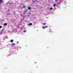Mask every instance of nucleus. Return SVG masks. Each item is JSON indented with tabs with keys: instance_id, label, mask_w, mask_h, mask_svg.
Returning a JSON list of instances; mask_svg holds the SVG:
<instances>
[{
	"instance_id": "1",
	"label": "nucleus",
	"mask_w": 73,
	"mask_h": 73,
	"mask_svg": "<svg viewBox=\"0 0 73 73\" xmlns=\"http://www.w3.org/2000/svg\"><path fill=\"white\" fill-rule=\"evenodd\" d=\"M11 46H14V45H15V44L14 43H12L11 44Z\"/></svg>"
},
{
	"instance_id": "2",
	"label": "nucleus",
	"mask_w": 73,
	"mask_h": 73,
	"mask_svg": "<svg viewBox=\"0 0 73 73\" xmlns=\"http://www.w3.org/2000/svg\"><path fill=\"white\" fill-rule=\"evenodd\" d=\"M3 3V0H0V4Z\"/></svg>"
},
{
	"instance_id": "3",
	"label": "nucleus",
	"mask_w": 73,
	"mask_h": 73,
	"mask_svg": "<svg viewBox=\"0 0 73 73\" xmlns=\"http://www.w3.org/2000/svg\"><path fill=\"white\" fill-rule=\"evenodd\" d=\"M28 25H32V23H30L29 24H28Z\"/></svg>"
},
{
	"instance_id": "4",
	"label": "nucleus",
	"mask_w": 73,
	"mask_h": 73,
	"mask_svg": "<svg viewBox=\"0 0 73 73\" xmlns=\"http://www.w3.org/2000/svg\"><path fill=\"white\" fill-rule=\"evenodd\" d=\"M10 42H13V40H11L10 41Z\"/></svg>"
},
{
	"instance_id": "5",
	"label": "nucleus",
	"mask_w": 73,
	"mask_h": 73,
	"mask_svg": "<svg viewBox=\"0 0 73 73\" xmlns=\"http://www.w3.org/2000/svg\"><path fill=\"white\" fill-rule=\"evenodd\" d=\"M31 8V7H29L28 8V9L29 10H30V9Z\"/></svg>"
},
{
	"instance_id": "6",
	"label": "nucleus",
	"mask_w": 73,
	"mask_h": 73,
	"mask_svg": "<svg viewBox=\"0 0 73 73\" xmlns=\"http://www.w3.org/2000/svg\"><path fill=\"white\" fill-rule=\"evenodd\" d=\"M4 25H7V23H5L4 24Z\"/></svg>"
},
{
	"instance_id": "7",
	"label": "nucleus",
	"mask_w": 73,
	"mask_h": 73,
	"mask_svg": "<svg viewBox=\"0 0 73 73\" xmlns=\"http://www.w3.org/2000/svg\"><path fill=\"white\" fill-rule=\"evenodd\" d=\"M10 5H11V4H13V3L11 2L9 3Z\"/></svg>"
},
{
	"instance_id": "8",
	"label": "nucleus",
	"mask_w": 73,
	"mask_h": 73,
	"mask_svg": "<svg viewBox=\"0 0 73 73\" xmlns=\"http://www.w3.org/2000/svg\"><path fill=\"white\" fill-rule=\"evenodd\" d=\"M56 4H54L53 5V7H55L56 6Z\"/></svg>"
},
{
	"instance_id": "9",
	"label": "nucleus",
	"mask_w": 73,
	"mask_h": 73,
	"mask_svg": "<svg viewBox=\"0 0 73 73\" xmlns=\"http://www.w3.org/2000/svg\"><path fill=\"white\" fill-rule=\"evenodd\" d=\"M50 10H52V9H53V8H52V7H51V8H50Z\"/></svg>"
},
{
	"instance_id": "10",
	"label": "nucleus",
	"mask_w": 73,
	"mask_h": 73,
	"mask_svg": "<svg viewBox=\"0 0 73 73\" xmlns=\"http://www.w3.org/2000/svg\"><path fill=\"white\" fill-rule=\"evenodd\" d=\"M25 6H23V8H25Z\"/></svg>"
},
{
	"instance_id": "11",
	"label": "nucleus",
	"mask_w": 73,
	"mask_h": 73,
	"mask_svg": "<svg viewBox=\"0 0 73 73\" xmlns=\"http://www.w3.org/2000/svg\"><path fill=\"white\" fill-rule=\"evenodd\" d=\"M2 28V26H0V28Z\"/></svg>"
},
{
	"instance_id": "12",
	"label": "nucleus",
	"mask_w": 73,
	"mask_h": 73,
	"mask_svg": "<svg viewBox=\"0 0 73 73\" xmlns=\"http://www.w3.org/2000/svg\"><path fill=\"white\" fill-rule=\"evenodd\" d=\"M42 28H44V29H45V27H43Z\"/></svg>"
},
{
	"instance_id": "13",
	"label": "nucleus",
	"mask_w": 73,
	"mask_h": 73,
	"mask_svg": "<svg viewBox=\"0 0 73 73\" xmlns=\"http://www.w3.org/2000/svg\"><path fill=\"white\" fill-rule=\"evenodd\" d=\"M45 24H46V23H43V25H45Z\"/></svg>"
},
{
	"instance_id": "14",
	"label": "nucleus",
	"mask_w": 73,
	"mask_h": 73,
	"mask_svg": "<svg viewBox=\"0 0 73 73\" xmlns=\"http://www.w3.org/2000/svg\"><path fill=\"white\" fill-rule=\"evenodd\" d=\"M23 32H24L25 33V32H26V31H23Z\"/></svg>"
},
{
	"instance_id": "15",
	"label": "nucleus",
	"mask_w": 73,
	"mask_h": 73,
	"mask_svg": "<svg viewBox=\"0 0 73 73\" xmlns=\"http://www.w3.org/2000/svg\"><path fill=\"white\" fill-rule=\"evenodd\" d=\"M47 27H48V26H46L45 27V28H47Z\"/></svg>"
},
{
	"instance_id": "16",
	"label": "nucleus",
	"mask_w": 73,
	"mask_h": 73,
	"mask_svg": "<svg viewBox=\"0 0 73 73\" xmlns=\"http://www.w3.org/2000/svg\"><path fill=\"white\" fill-rule=\"evenodd\" d=\"M56 1H58V0H55Z\"/></svg>"
},
{
	"instance_id": "17",
	"label": "nucleus",
	"mask_w": 73,
	"mask_h": 73,
	"mask_svg": "<svg viewBox=\"0 0 73 73\" xmlns=\"http://www.w3.org/2000/svg\"><path fill=\"white\" fill-rule=\"evenodd\" d=\"M17 43H19V42H17Z\"/></svg>"
},
{
	"instance_id": "18",
	"label": "nucleus",
	"mask_w": 73,
	"mask_h": 73,
	"mask_svg": "<svg viewBox=\"0 0 73 73\" xmlns=\"http://www.w3.org/2000/svg\"><path fill=\"white\" fill-rule=\"evenodd\" d=\"M36 68H38V67H36Z\"/></svg>"
},
{
	"instance_id": "19",
	"label": "nucleus",
	"mask_w": 73,
	"mask_h": 73,
	"mask_svg": "<svg viewBox=\"0 0 73 73\" xmlns=\"http://www.w3.org/2000/svg\"><path fill=\"white\" fill-rule=\"evenodd\" d=\"M35 63H36V62H35Z\"/></svg>"
},
{
	"instance_id": "20",
	"label": "nucleus",
	"mask_w": 73,
	"mask_h": 73,
	"mask_svg": "<svg viewBox=\"0 0 73 73\" xmlns=\"http://www.w3.org/2000/svg\"><path fill=\"white\" fill-rule=\"evenodd\" d=\"M28 16H29V15Z\"/></svg>"
}]
</instances>
